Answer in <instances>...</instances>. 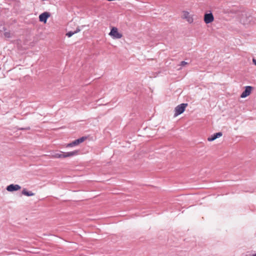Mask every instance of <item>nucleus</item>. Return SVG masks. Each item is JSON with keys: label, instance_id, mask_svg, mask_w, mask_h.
Returning a JSON list of instances; mask_svg holds the SVG:
<instances>
[{"label": "nucleus", "instance_id": "f257e3e1", "mask_svg": "<svg viewBox=\"0 0 256 256\" xmlns=\"http://www.w3.org/2000/svg\"><path fill=\"white\" fill-rule=\"evenodd\" d=\"M187 106V103H182L177 106L174 108L175 112L174 114V116H178L183 113L184 112L185 109Z\"/></svg>", "mask_w": 256, "mask_h": 256}, {"label": "nucleus", "instance_id": "f03ea898", "mask_svg": "<svg viewBox=\"0 0 256 256\" xmlns=\"http://www.w3.org/2000/svg\"><path fill=\"white\" fill-rule=\"evenodd\" d=\"M109 35L114 39H119L122 38V34L118 32V30L116 27H112L110 30Z\"/></svg>", "mask_w": 256, "mask_h": 256}, {"label": "nucleus", "instance_id": "7ed1b4c3", "mask_svg": "<svg viewBox=\"0 0 256 256\" xmlns=\"http://www.w3.org/2000/svg\"><path fill=\"white\" fill-rule=\"evenodd\" d=\"M214 20V17L212 14L210 12V13L205 14L204 15V22L206 24L212 22Z\"/></svg>", "mask_w": 256, "mask_h": 256}, {"label": "nucleus", "instance_id": "20e7f679", "mask_svg": "<svg viewBox=\"0 0 256 256\" xmlns=\"http://www.w3.org/2000/svg\"><path fill=\"white\" fill-rule=\"evenodd\" d=\"M21 188V186L17 184H10L6 188V190L10 192H13L20 190Z\"/></svg>", "mask_w": 256, "mask_h": 256}, {"label": "nucleus", "instance_id": "39448f33", "mask_svg": "<svg viewBox=\"0 0 256 256\" xmlns=\"http://www.w3.org/2000/svg\"><path fill=\"white\" fill-rule=\"evenodd\" d=\"M252 88H253V87L252 86H245V89H244V91L241 94L240 98H245L247 97L250 94Z\"/></svg>", "mask_w": 256, "mask_h": 256}, {"label": "nucleus", "instance_id": "423d86ee", "mask_svg": "<svg viewBox=\"0 0 256 256\" xmlns=\"http://www.w3.org/2000/svg\"><path fill=\"white\" fill-rule=\"evenodd\" d=\"M50 16V14L48 12H44L41 14L39 16V20L40 22H43L44 23H46L47 22V20Z\"/></svg>", "mask_w": 256, "mask_h": 256}, {"label": "nucleus", "instance_id": "0eeeda50", "mask_svg": "<svg viewBox=\"0 0 256 256\" xmlns=\"http://www.w3.org/2000/svg\"><path fill=\"white\" fill-rule=\"evenodd\" d=\"M182 18L186 19L190 24L192 23L194 21L193 18L190 15L189 12L186 11L184 12Z\"/></svg>", "mask_w": 256, "mask_h": 256}, {"label": "nucleus", "instance_id": "6e6552de", "mask_svg": "<svg viewBox=\"0 0 256 256\" xmlns=\"http://www.w3.org/2000/svg\"><path fill=\"white\" fill-rule=\"evenodd\" d=\"M222 132H218L216 133H214L212 135L208 137V140L209 142H212L217 138H218L220 136H222Z\"/></svg>", "mask_w": 256, "mask_h": 256}, {"label": "nucleus", "instance_id": "1a4fd4ad", "mask_svg": "<svg viewBox=\"0 0 256 256\" xmlns=\"http://www.w3.org/2000/svg\"><path fill=\"white\" fill-rule=\"evenodd\" d=\"M78 150H74L72 152H64L65 158L72 157L78 155L79 154Z\"/></svg>", "mask_w": 256, "mask_h": 256}, {"label": "nucleus", "instance_id": "9d476101", "mask_svg": "<svg viewBox=\"0 0 256 256\" xmlns=\"http://www.w3.org/2000/svg\"><path fill=\"white\" fill-rule=\"evenodd\" d=\"M80 31V29L79 26L77 27L76 30L74 31H70L66 34V36L68 38L71 37L72 35L75 34H76Z\"/></svg>", "mask_w": 256, "mask_h": 256}, {"label": "nucleus", "instance_id": "9b49d317", "mask_svg": "<svg viewBox=\"0 0 256 256\" xmlns=\"http://www.w3.org/2000/svg\"><path fill=\"white\" fill-rule=\"evenodd\" d=\"M86 138H87L86 136H82L78 139L74 140L73 142H74L75 146H77V145L79 144H80L84 142L86 139Z\"/></svg>", "mask_w": 256, "mask_h": 256}, {"label": "nucleus", "instance_id": "f8f14e48", "mask_svg": "<svg viewBox=\"0 0 256 256\" xmlns=\"http://www.w3.org/2000/svg\"><path fill=\"white\" fill-rule=\"evenodd\" d=\"M22 194L24 195L30 196L34 195V194L31 191H28L26 188H24L22 192Z\"/></svg>", "mask_w": 256, "mask_h": 256}, {"label": "nucleus", "instance_id": "ddd939ff", "mask_svg": "<svg viewBox=\"0 0 256 256\" xmlns=\"http://www.w3.org/2000/svg\"><path fill=\"white\" fill-rule=\"evenodd\" d=\"M65 158V154H64V152H62L61 153L59 154L58 157V158Z\"/></svg>", "mask_w": 256, "mask_h": 256}, {"label": "nucleus", "instance_id": "4468645a", "mask_svg": "<svg viewBox=\"0 0 256 256\" xmlns=\"http://www.w3.org/2000/svg\"><path fill=\"white\" fill-rule=\"evenodd\" d=\"M60 153H54L52 155L51 157L52 158H58V157Z\"/></svg>", "mask_w": 256, "mask_h": 256}, {"label": "nucleus", "instance_id": "2eb2a0df", "mask_svg": "<svg viewBox=\"0 0 256 256\" xmlns=\"http://www.w3.org/2000/svg\"><path fill=\"white\" fill-rule=\"evenodd\" d=\"M76 146L74 142H70L68 144H67L66 145V147H72V146Z\"/></svg>", "mask_w": 256, "mask_h": 256}, {"label": "nucleus", "instance_id": "dca6fc26", "mask_svg": "<svg viewBox=\"0 0 256 256\" xmlns=\"http://www.w3.org/2000/svg\"><path fill=\"white\" fill-rule=\"evenodd\" d=\"M4 35L6 38H9L10 37V32H5Z\"/></svg>", "mask_w": 256, "mask_h": 256}, {"label": "nucleus", "instance_id": "f3484780", "mask_svg": "<svg viewBox=\"0 0 256 256\" xmlns=\"http://www.w3.org/2000/svg\"><path fill=\"white\" fill-rule=\"evenodd\" d=\"M186 64H188L187 62H186L184 61H182L180 62V66H184L185 65H186Z\"/></svg>", "mask_w": 256, "mask_h": 256}, {"label": "nucleus", "instance_id": "a211bd4d", "mask_svg": "<svg viewBox=\"0 0 256 256\" xmlns=\"http://www.w3.org/2000/svg\"><path fill=\"white\" fill-rule=\"evenodd\" d=\"M252 62H253L254 64L256 66V60L254 58H253Z\"/></svg>", "mask_w": 256, "mask_h": 256}, {"label": "nucleus", "instance_id": "6ab92c4d", "mask_svg": "<svg viewBox=\"0 0 256 256\" xmlns=\"http://www.w3.org/2000/svg\"><path fill=\"white\" fill-rule=\"evenodd\" d=\"M30 126L24 128L25 130H30Z\"/></svg>", "mask_w": 256, "mask_h": 256}, {"label": "nucleus", "instance_id": "aec40b11", "mask_svg": "<svg viewBox=\"0 0 256 256\" xmlns=\"http://www.w3.org/2000/svg\"><path fill=\"white\" fill-rule=\"evenodd\" d=\"M19 130H25L24 128H18Z\"/></svg>", "mask_w": 256, "mask_h": 256}, {"label": "nucleus", "instance_id": "412c9836", "mask_svg": "<svg viewBox=\"0 0 256 256\" xmlns=\"http://www.w3.org/2000/svg\"><path fill=\"white\" fill-rule=\"evenodd\" d=\"M3 29H4V30H6V28H4H4H3Z\"/></svg>", "mask_w": 256, "mask_h": 256}]
</instances>
